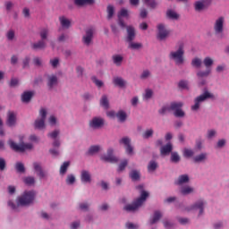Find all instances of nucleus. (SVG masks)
I'll list each match as a JSON object with an SVG mask.
<instances>
[{"label": "nucleus", "mask_w": 229, "mask_h": 229, "mask_svg": "<svg viewBox=\"0 0 229 229\" xmlns=\"http://www.w3.org/2000/svg\"><path fill=\"white\" fill-rule=\"evenodd\" d=\"M35 191H26L21 196L18 197L17 205H15L12 200L8 202V205L13 208V210H17L18 207H30V205H32L33 201H35Z\"/></svg>", "instance_id": "1"}, {"label": "nucleus", "mask_w": 229, "mask_h": 229, "mask_svg": "<svg viewBox=\"0 0 229 229\" xmlns=\"http://www.w3.org/2000/svg\"><path fill=\"white\" fill-rule=\"evenodd\" d=\"M185 48L183 42H179L177 44V50L171 51L169 53L168 58L172 62H174L175 65H183L185 62Z\"/></svg>", "instance_id": "2"}, {"label": "nucleus", "mask_w": 229, "mask_h": 229, "mask_svg": "<svg viewBox=\"0 0 229 229\" xmlns=\"http://www.w3.org/2000/svg\"><path fill=\"white\" fill-rule=\"evenodd\" d=\"M39 37L40 40L32 43L31 47L34 51H42L47 47V43L46 40H47L49 37V29L48 28H43L39 30Z\"/></svg>", "instance_id": "3"}, {"label": "nucleus", "mask_w": 229, "mask_h": 229, "mask_svg": "<svg viewBox=\"0 0 229 229\" xmlns=\"http://www.w3.org/2000/svg\"><path fill=\"white\" fill-rule=\"evenodd\" d=\"M22 140H24V137L20 136V143L19 144L15 143L12 140H8V144H9L11 149H13V151H16V153H24V151L33 148V145L31 143H24V141H22Z\"/></svg>", "instance_id": "4"}, {"label": "nucleus", "mask_w": 229, "mask_h": 229, "mask_svg": "<svg viewBox=\"0 0 229 229\" xmlns=\"http://www.w3.org/2000/svg\"><path fill=\"white\" fill-rule=\"evenodd\" d=\"M148 196H149V193H148L145 191H142L140 197L138 198L132 204L126 205L123 208V210H126V212H135L139 210V208L142 207V204L144 203V201H146Z\"/></svg>", "instance_id": "5"}, {"label": "nucleus", "mask_w": 229, "mask_h": 229, "mask_svg": "<svg viewBox=\"0 0 229 229\" xmlns=\"http://www.w3.org/2000/svg\"><path fill=\"white\" fill-rule=\"evenodd\" d=\"M214 98V95L208 91H205L203 94L199 95L194 99V105L191 106L192 112H198L199 110V106H201V103L203 101H207V99H210Z\"/></svg>", "instance_id": "6"}, {"label": "nucleus", "mask_w": 229, "mask_h": 229, "mask_svg": "<svg viewBox=\"0 0 229 229\" xmlns=\"http://www.w3.org/2000/svg\"><path fill=\"white\" fill-rule=\"evenodd\" d=\"M213 30H214L215 35L216 36L223 35V32L225 31V17L220 16L215 21V23L213 25Z\"/></svg>", "instance_id": "7"}, {"label": "nucleus", "mask_w": 229, "mask_h": 229, "mask_svg": "<svg viewBox=\"0 0 229 229\" xmlns=\"http://www.w3.org/2000/svg\"><path fill=\"white\" fill-rule=\"evenodd\" d=\"M39 115L41 118H38L35 121L34 126L37 130H42L46 128V117L47 116V111L45 108H42L39 111Z\"/></svg>", "instance_id": "8"}, {"label": "nucleus", "mask_w": 229, "mask_h": 229, "mask_svg": "<svg viewBox=\"0 0 229 229\" xmlns=\"http://www.w3.org/2000/svg\"><path fill=\"white\" fill-rule=\"evenodd\" d=\"M169 35H171V30L166 29L164 23H159L157 25V40H165Z\"/></svg>", "instance_id": "9"}, {"label": "nucleus", "mask_w": 229, "mask_h": 229, "mask_svg": "<svg viewBox=\"0 0 229 229\" xmlns=\"http://www.w3.org/2000/svg\"><path fill=\"white\" fill-rule=\"evenodd\" d=\"M89 128L93 130H99V128H103L105 126V119L102 117H93L89 123Z\"/></svg>", "instance_id": "10"}, {"label": "nucleus", "mask_w": 229, "mask_h": 229, "mask_svg": "<svg viewBox=\"0 0 229 229\" xmlns=\"http://www.w3.org/2000/svg\"><path fill=\"white\" fill-rule=\"evenodd\" d=\"M94 38V29L89 28L85 31V35L82 37V42L85 46H90Z\"/></svg>", "instance_id": "11"}, {"label": "nucleus", "mask_w": 229, "mask_h": 229, "mask_svg": "<svg viewBox=\"0 0 229 229\" xmlns=\"http://www.w3.org/2000/svg\"><path fill=\"white\" fill-rule=\"evenodd\" d=\"M101 160L104 162H109L110 164H115L119 162V159L114 156V149L109 148L107 150V155H104L101 157Z\"/></svg>", "instance_id": "12"}, {"label": "nucleus", "mask_w": 229, "mask_h": 229, "mask_svg": "<svg viewBox=\"0 0 229 229\" xmlns=\"http://www.w3.org/2000/svg\"><path fill=\"white\" fill-rule=\"evenodd\" d=\"M58 19H59L60 26L61 28H63V30H69L72 27V20L67 18V16L61 15L59 16Z\"/></svg>", "instance_id": "13"}, {"label": "nucleus", "mask_w": 229, "mask_h": 229, "mask_svg": "<svg viewBox=\"0 0 229 229\" xmlns=\"http://www.w3.org/2000/svg\"><path fill=\"white\" fill-rule=\"evenodd\" d=\"M131 140L128 137H123L119 140L120 144L125 146V151L127 155H133V147H131Z\"/></svg>", "instance_id": "14"}, {"label": "nucleus", "mask_w": 229, "mask_h": 229, "mask_svg": "<svg viewBox=\"0 0 229 229\" xmlns=\"http://www.w3.org/2000/svg\"><path fill=\"white\" fill-rule=\"evenodd\" d=\"M121 17H128V10L125 8H123L118 13V24L119 26L124 30L126 28V23H124V21L121 19Z\"/></svg>", "instance_id": "15"}, {"label": "nucleus", "mask_w": 229, "mask_h": 229, "mask_svg": "<svg viewBox=\"0 0 229 229\" xmlns=\"http://www.w3.org/2000/svg\"><path fill=\"white\" fill-rule=\"evenodd\" d=\"M206 203L203 200L197 201L193 206L191 207V208H188V212L191 210H199V216H201L203 214V208L205 207Z\"/></svg>", "instance_id": "16"}, {"label": "nucleus", "mask_w": 229, "mask_h": 229, "mask_svg": "<svg viewBox=\"0 0 229 229\" xmlns=\"http://www.w3.org/2000/svg\"><path fill=\"white\" fill-rule=\"evenodd\" d=\"M15 123H17V114L12 111H9L7 114V126H15Z\"/></svg>", "instance_id": "17"}, {"label": "nucleus", "mask_w": 229, "mask_h": 229, "mask_svg": "<svg viewBox=\"0 0 229 229\" xmlns=\"http://www.w3.org/2000/svg\"><path fill=\"white\" fill-rule=\"evenodd\" d=\"M81 180L82 183H90L92 182L90 172L87 170H82L81 174Z\"/></svg>", "instance_id": "18"}, {"label": "nucleus", "mask_w": 229, "mask_h": 229, "mask_svg": "<svg viewBox=\"0 0 229 229\" xmlns=\"http://www.w3.org/2000/svg\"><path fill=\"white\" fill-rule=\"evenodd\" d=\"M58 85V77L56 75H49L47 79V87L53 89Z\"/></svg>", "instance_id": "19"}, {"label": "nucleus", "mask_w": 229, "mask_h": 229, "mask_svg": "<svg viewBox=\"0 0 229 229\" xmlns=\"http://www.w3.org/2000/svg\"><path fill=\"white\" fill-rule=\"evenodd\" d=\"M127 42H133L135 40V28L127 26Z\"/></svg>", "instance_id": "20"}, {"label": "nucleus", "mask_w": 229, "mask_h": 229, "mask_svg": "<svg viewBox=\"0 0 229 229\" xmlns=\"http://www.w3.org/2000/svg\"><path fill=\"white\" fill-rule=\"evenodd\" d=\"M195 12H203L207 8V1L200 0L194 4Z\"/></svg>", "instance_id": "21"}, {"label": "nucleus", "mask_w": 229, "mask_h": 229, "mask_svg": "<svg viewBox=\"0 0 229 229\" xmlns=\"http://www.w3.org/2000/svg\"><path fill=\"white\" fill-rule=\"evenodd\" d=\"M33 167L39 178H46V173H44V170H42V165H40V163H33Z\"/></svg>", "instance_id": "22"}, {"label": "nucleus", "mask_w": 229, "mask_h": 229, "mask_svg": "<svg viewBox=\"0 0 229 229\" xmlns=\"http://www.w3.org/2000/svg\"><path fill=\"white\" fill-rule=\"evenodd\" d=\"M113 64L116 65L117 67H121L123 64V60H124V57L121 55H114L112 56Z\"/></svg>", "instance_id": "23"}, {"label": "nucleus", "mask_w": 229, "mask_h": 229, "mask_svg": "<svg viewBox=\"0 0 229 229\" xmlns=\"http://www.w3.org/2000/svg\"><path fill=\"white\" fill-rule=\"evenodd\" d=\"M183 183H189V175L182 174L175 181V185H183Z\"/></svg>", "instance_id": "24"}, {"label": "nucleus", "mask_w": 229, "mask_h": 229, "mask_svg": "<svg viewBox=\"0 0 229 229\" xmlns=\"http://www.w3.org/2000/svg\"><path fill=\"white\" fill-rule=\"evenodd\" d=\"M113 83L116 87L123 88V87H124V85H126V81L124 79H123L122 77H114L113 79Z\"/></svg>", "instance_id": "25"}, {"label": "nucleus", "mask_w": 229, "mask_h": 229, "mask_svg": "<svg viewBox=\"0 0 229 229\" xmlns=\"http://www.w3.org/2000/svg\"><path fill=\"white\" fill-rule=\"evenodd\" d=\"M173 151V145L171 143H167L166 145L161 147L160 153L161 155H169Z\"/></svg>", "instance_id": "26"}, {"label": "nucleus", "mask_w": 229, "mask_h": 229, "mask_svg": "<svg viewBox=\"0 0 229 229\" xmlns=\"http://www.w3.org/2000/svg\"><path fill=\"white\" fill-rule=\"evenodd\" d=\"M212 70L210 69H207L206 71H199L197 72V78H199V80H202L203 78H208Z\"/></svg>", "instance_id": "27"}, {"label": "nucleus", "mask_w": 229, "mask_h": 229, "mask_svg": "<svg viewBox=\"0 0 229 229\" xmlns=\"http://www.w3.org/2000/svg\"><path fill=\"white\" fill-rule=\"evenodd\" d=\"M100 105L105 108V110H108L110 108V102L108 101V97H106V95L102 96Z\"/></svg>", "instance_id": "28"}, {"label": "nucleus", "mask_w": 229, "mask_h": 229, "mask_svg": "<svg viewBox=\"0 0 229 229\" xmlns=\"http://www.w3.org/2000/svg\"><path fill=\"white\" fill-rule=\"evenodd\" d=\"M116 117L120 123H124V121H126L128 115L126 114V112L120 110L116 113Z\"/></svg>", "instance_id": "29"}, {"label": "nucleus", "mask_w": 229, "mask_h": 229, "mask_svg": "<svg viewBox=\"0 0 229 229\" xmlns=\"http://www.w3.org/2000/svg\"><path fill=\"white\" fill-rule=\"evenodd\" d=\"M31 98H33V92L26 91L21 96V101H23V103H29V101L31 100Z\"/></svg>", "instance_id": "30"}, {"label": "nucleus", "mask_w": 229, "mask_h": 229, "mask_svg": "<svg viewBox=\"0 0 229 229\" xmlns=\"http://www.w3.org/2000/svg\"><path fill=\"white\" fill-rule=\"evenodd\" d=\"M162 217V213L160 211H155L154 216L150 219V225H155Z\"/></svg>", "instance_id": "31"}, {"label": "nucleus", "mask_w": 229, "mask_h": 229, "mask_svg": "<svg viewBox=\"0 0 229 229\" xmlns=\"http://www.w3.org/2000/svg\"><path fill=\"white\" fill-rule=\"evenodd\" d=\"M183 106V103L182 102H173L170 104V110H173L174 112H176L177 110H180Z\"/></svg>", "instance_id": "32"}, {"label": "nucleus", "mask_w": 229, "mask_h": 229, "mask_svg": "<svg viewBox=\"0 0 229 229\" xmlns=\"http://www.w3.org/2000/svg\"><path fill=\"white\" fill-rule=\"evenodd\" d=\"M192 192H194V188H192L191 186H184L181 190V193L183 196H187V194H192Z\"/></svg>", "instance_id": "33"}, {"label": "nucleus", "mask_w": 229, "mask_h": 229, "mask_svg": "<svg viewBox=\"0 0 229 229\" xmlns=\"http://www.w3.org/2000/svg\"><path fill=\"white\" fill-rule=\"evenodd\" d=\"M130 178H131L132 182H137L138 180H140V174L137 170H132L130 173Z\"/></svg>", "instance_id": "34"}, {"label": "nucleus", "mask_w": 229, "mask_h": 229, "mask_svg": "<svg viewBox=\"0 0 229 229\" xmlns=\"http://www.w3.org/2000/svg\"><path fill=\"white\" fill-rule=\"evenodd\" d=\"M203 64L207 69H210L212 67V65H214V59L208 56V57L204 58Z\"/></svg>", "instance_id": "35"}, {"label": "nucleus", "mask_w": 229, "mask_h": 229, "mask_svg": "<svg viewBox=\"0 0 229 229\" xmlns=\"http://www.w3.org/2000/svg\"><path fill=\"white\" fill-rule=\"evenodd\" d=\"M94 0H74L77 6H83V4H93Z\"/></svg>", "instance_id": "36"}, {"label": "nucleus", "mask_w": 229, "mask_h": 229, "mask_svg": "<svg viewBox=\"0 0 229 229\" xmlns=\"http://www.w3.org/2000/svg\"><path fill=\"white\" fill-rule=\"evenodd\" d=\"M166 15L169 19H172L173 21H176L180 17L178 13H176V12L173 10L167 11Z\"/></svg>", "instance_id": "37"}, {"label": "nucleus", "mask_w": 229, "mask_h": 229, "mask_svg": "<svg viewBox=\"0 0 229 229\" xmlns=\"http://www.w3.org/2000/svg\"><path fill=\"white\" fill-rule=\"evenodd\" d=\"M69 165H71L69 161L64 162L60 167V174H65L67 173V169H69Z\"/></svg>", "instance_id": "38"}, {"label": "nucleus", "mask_w": 229, "mask_h": 229, "mask_svg": "<svg viewBox=\"0 0 229 229\" xmlns=\"http://www.w3.org/2000/svg\"><path fill=\"white\" fill-rule=\"evenodd\" d=\"M208 154L207 153H201L198 156H196L193 160L194 162H203L204 160H207Z\"/></svg>", "instance_id": "39"}, {"label": "nucleus", "mask_w": 229, "mask_h": 229, "mask_svg": "<svg viewBox=\"0 0 229 229\" xmlns=\"http://www.w3.org/2000/svg\"><path fill=\"white\" fill-rule=\"evenodd\" d=\"M201 64H203V62L198 57H195L191 61L192 67H196L197 69H199V67H201Z\"/></svg>", "instance_id": "40"}, {"label": "nucleus", "mask_w": 229, "mask_h": 229, "mask_svg": "<svg viewBox=\"0 0 229 229\" xmlns=\"http://www.w3.org/2000/svg\"><path fill=\"white\" fill-rule=\"evenodd\" d=\"M23 182L25 185H29V186L35 185V177H31V176L25 177L23 179Z\"/></svg>", "instance_id": "41"}, {"label": "nucleus", "mask_w": 229, "mask_h": 229, "mask_svg": "<svg viewBox=\"0 0 229 229\" xmlns=\"http://www.w3.org/2000/svg\"><path fill=\"white\" fill-rule=\"evenodd\" d=\"M15 169L17 171V173H25L26 168L24 167V164L18 162L15 165Z\"/></svg>", "instance_id": "42"}, {"label": "nucleus", "mask_w": 229, "mask_h": 229, "mask_svg": "<svg viewBox=\"0 0 229 229\" xmlns=\"http://www.w3.org/2000/svg\"><path fill=\"white\" fill-rule=\"evenodd\" d=\"M144 4L149 6V8H155L157 6V1L155 0H142Z\"/></svg>", "instance_id": "43"}, {"label": "nucleus", "mask_w": 229, "mask_h": 229, "mask_svg": "<svg viewBox=\"0 0 229 229\" xmlns=\"http://www.w3.org/2000/svg\"><path fill=\"white\" fill-rule=\"evenodd\" d=\"M157 167H158V164H157L155 161H150L148 165V171H156Z\"/></svg>", "instance_id": "44"}, {"label": "nucleus", "mask_w": 229, "mask_h": 229, "mask_svg": "<svg viewBox=\"0 0 229 229\" xmlns=\"http://www.w3.org/2000/svg\"><path fill=\"white\" fill-rule=\"evenodd\" d=\"M144 99L148 101V99H151L153 98V90L152 89H146L145 94L143 95Z\"/></svg>", "instance_id": "45"}, {"label": "nucleus", "mask_w": 229, "mask_h": 229, "mask_svg": "<svg viewBox=\"0 0 229 229\" xmlns=\"http://www.w3.org/2000/svg\"><path fill=\"white\" fill-rule=\"evenodd\" d=\"M98 151H99V146H91L88 150L87 155H95Z\"/></svg>", "instance_id": "46"}, {"label": "nucleus", "mask_w": 229, "mask_h": 229, "mask_svg": "<svg viewBox=\"0 0 229 229\" xmlns=\"http://www.w3.org/2000/svg\"><path fill=\"white\" fill-rule=\"evenodd\" d=\"M114 9L113 5L107 6V19L110 20L114 17Z\"/></svg>", "instance_id": "47"}, {"label": "nucleus", "mask_w": 229, "mask_h": 229, "mask_svg": "<svg viewBox=\"0 0 229 229\" xmlns=\"http://www.w3.org/2000/svg\"><path fill=\"white\" fill-rule=\"evenodd\" d=\"M129 47L130 49H140V47H142V44L131 41L129 42Z\"/></svg>", "instance_id": "48"}, {"label": "nucleus", "mask_w": 229, "mask_h": 229, "mask_svg": "<svg viewBox=\"0 0 229 229\" xmlns=\"http://www.w3.org/2000/svg\"><path fill=\"white\" fill-rule=\"evenodd\" d=\"M149 76H151V72H149V70H145L142 72L140 78V80H148V78H149Z\"/></svg>", "instance_id": "49"}, {"label": "nucleus", "mask_w": 229, "mask_h": 229, "mask_svg": "<svg viewBox=\"0 0 229 229\" xmlns=\"http://www.w3.org/2000/svg\"><path fill=\"white\" fill-rule=\"evenodd\" d=\"M126 165H128V160L124 159L120 163L118 166V173H121V171H124V169H126Z\"/></svg>", "instance_id": "50"}, {"label": "nucleus", "mask_w": 229, "mask_h": 229, "mask_svg": "<svg viewBox=\"0 0 229 229\" xmlns=\"http://www.w3.org/2000/svg\"><path fill=\"white\" fill-rule=\"evenodd\" d=\"M183 155L187 158H191V157L194 156V151L192 149H190V148H184Z\"/></svg>", "instance_id": "51"}, {"label": "nucleus", "mask_w": 229, "mask_h": 229, "mask_svg": "<svg viewBox=\"0 0 229 229\" xmlns=\"http://www.w3.org/2000/svg\"><path fill=\"white\" fill-rule=\"evenodd\" d=\"M76 182V177H74V175L72 174H69L66 178V183L68 185H72V183H74Z\"/></svg>", "instance_id": "52"}, {"label": "nucleus", "mask_w": 229, "mask_h": 229, "mask_svg": "<svg viewBox=\"0 0 229 229\" xmlns=\"http://www.w3.org/2000/svg\"><path fill=\"white\" fill-rule=\"evenodd\" d=\"M171 161L174 164H177V162H180V156L176 152H173L171 156Z\"/></svg>", "instance_id": "53"}, {"label": "nucleus", "mask_w": 229, "mask_h": 229, "mask_svg": "<svg viewBox=\"0 0 229 229\" xmlns=\"http://www.w3.org/2000/svg\"><path fill=\"white\" fill-rule=\"evenodd\" d=\"M171 107L167 106H164L161 109L158 110V114L161 115H165L167 112H170Z\"/></svg>", "instance_id": "54"}, {"label": "nucleus", "mask_w": 229, "mask_h": 229, "mask_svg": "<svg viewBox=\"0 0 229 229\" xmlns=\"http://www.w3.org/2000/svg\"><path fill=\"white\" fill-rule=\"evenodd\" d=\"M143 139H149V137H153V129L147 130L142 134Z\"/></svg>", "instance_id": "55"}, {"label": "nucleus", "mask_w": 229, "mask_h": 229, "mask_svg": "<svg viewBox=\"0 0 229 229\" xmlns=\"http://www.w3.org/2000/svg\"><path fill=\"white\" fill-rule=\"evenodd\" d=\"M60 64V60L58 58H54L50 60V65L54 68L56 69L58 67V64Z\"/></svg>", "instance_id": "56"}, {"label": "nucleus", "mask_w": 229, "mask_h": 229, "mask_svg": "<svg viewBox=\"0 0 229 229\" xmlns=\"http://www.w3.org/2000/svg\"><path fill=\"white\" fill-rule=\"evenodd\" d=\"M174 115L175 117H185V112L181 109H177V111L174 112Z\"/></svg>", "instance_id": "57"}, {"label": "nucleus", "mask_w": 229, "mask_h": 229, "mask_svg": "<svg viewBox=\"0 0 229 229\" xmlns=\"http://www.w3.org/2000/svg\"><path fill=\"white\" fill-rule=\"evenodd\" d=\"M33 64L37 67H42V59H40V57H34Z\"/></svg>", "instance_id": "58"}, {"label": "nucleus", "mask_w": 229, "mask_h": 229, "mask_svg": "<svg viewBox=\"0 0 229 229\" xmlns=\"http://www.w3.org/2000/svg\"><path fill=\"white\" fill-rule=\"evenodd\" d=\"M58 135H60L59 130H55V131L48 133V137H50V139H56V137H58Z\"/></svg>", "instance_id": "59"}, {"label": "nucleus", "mask_w": 229, "mask_h": 229, "mask_svg": "<svg viewBox=\"0 0 229 229\" xmlns=\"http://www.w3.org/2000/svg\"><path fill=\"white\" fill-rule=\"evenodd\" d=\"M189 85V82H187V81H179L178 87L179 89H187Z\"/></svg>", "instance_id": "60"}, {"label": "nucleus", "mask_w": 229, "mask_h": 229, "mask_svg": "<svg viewBox=\"0 0 229 229\" xmlns=\"http://www.w3.org/2000/svg\"><path fill=\"white\" fill-rule=\"evenodd\" d=\"M106 115L107 117H110V119H115V117H117V113H115V111H107L106 112Z\"/></svg>", "instance_id": "61"}, {"label": "nucleus", "mask_w": 229, "mask_h": 229, "mask_svg": "<svg viewBox=\"0 0 229 229\" xmlns=\"http://www.w3.org/2000/svg\"><path fill=\"white\" fill-rule=\"evenodd\" d=\"M7 38H8V40H13V38H15V31L9 30L7 32Z\"/></svg>", "instance_id": "62"}, {"label": "nucleus", "mask_w": 229, "mask_h": 229, "mask_svg": "<svg viewBox=\"0 0 229 229\" xmlns=\"http://www.w3.org/2000/svg\"><path fill=\"white\" fill-rule=\"evenodd\" d=\"M125 226H126V228H128V229H137V228H139V225H135V224H133V223H127V224L125 225Z\"/></svg>", "instance_id": "63"}, {"label": "nucleus", "mask_w": 229, "mask_h": 229, "mask_svg": "<svg viewBox=\"0 0 229 229\" xmlns=\"http://www.w3.org/2000/svg\"><path fill=\"white\" fill-rule=\"evenodd\" d=\"M22 14L26 19H28L30 17V9L28 7L23 8Z\"/></svg>", "instance_id": "64"}]
</instances>
